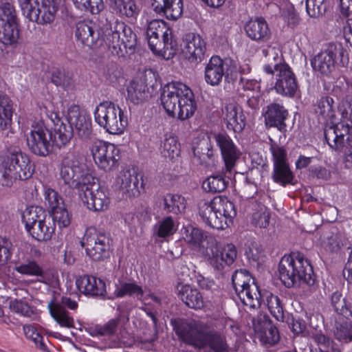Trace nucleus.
<instances>
[{"label": "nucleus", "mask_w": 352, "mask_h": 352, "mask_svg": "<svg viewBox=\"0 0 352 352\" xmlns=\"http://www.w3.org/2000/svg\"><path fill=\"white\" fill-rule=\"evenodd\" d=\"M232 282L236 294L242 303L251 309L260 307L262 298L272 316L278 321L284 320V308L282 300L276 295L265 292L261 294L258 286L254 282L248 271L236 270L232 274Z\"/></svg>", "instance_id": "1"}, {"label": "nucleus", "mask_w": 352, "mask_h": 352, "mask_svg": "<svg viewBox=\"0 0 352 352\" xmlns=\"http://www.w3.org/2000/svg\"><path fill=\"white\" fill-rule=\"evenodd\" d=\"M174 330L184 342L197 349H208L209 352L228 351L225 336L215 330H205L201 323L180 322L174 326Z\"/></svg>", "instance_id": "2"}, {"label": "nucleus", "mask_w": 352, "mask_h": 352, "mask_svg": "<svg viewBox=\"0 0 352 352\" xmlns=\"http://www.w3.org/2000/svg\"><path fill=\"white\" fill-rule=\"evenodd\" d=\"M161 104L169 116L181 120L192 116L197 109L192 91L180 82H172L164 86Z\"/></svg>", "instance_id": "3"}, {"label": "nucleus", "mask_w": 352, "mask_h": 352, "mask_svg": "<svg viewBox=\"0 0 352 352\" xmlns=\"http://www.w3.org/2000/svg\"><path fill=\"white\" fill-rule=\"evenodd\" d=\"M214 139L221 151L225 164V172L223 175L222 174L212 175L204 181L203 189L212 193L221 192L226 188L228 181L226 177L230 178V176H226V174L231 175L241 154L232 140L226 133H217L214 135Z\"/></svg>", "instance_id": "4"}, {"label": "nucleus", "mask_w": 352, "mask_h": 352, "mask_svg": "<svg viewBox=\"0 0 352 352\" xmlns=\"http://www.w3.org/2000/svg\"><path fill=\"white\" fill-rule=\"evenodd\" d=\"M280 279L288 288L307 284L314 286L315 276L309 261L300 253L282 257L278 265Z\"/></svg>", "instance_id": "5"}, {"label": "nucleus", "mask_w": 352, "mask_h": 352, "mask_svg": "<svg viewBox=\"0 0 352 352\" xmlns=\"http://www.w3.org/2000/svg\"><path fill=\"white\" fill-rule=\"evenodd\" d=\"M59 176L63 185L79 192L94 177L84 162L83 155L76 148L70 149L63 157L59 166Z\"/></svg>", "instance_id": "6"}, {"label": "nucleus", "mask_w": 352, "mask_h": 352, "mask_svg": "<svg viewBox=\"0 0 352 352\" xmlns=\"http://www.w3.org/2000/svg\"><path fill=\"white\" fill-rule=\"evenodd\" d=\"M33 172L29 156L19 147L10 146L0 164V182L3 186H11L17 180L30 178Z\"/></svg>", "instance_id": "7"}, {"label": "nucleus", "mask_w": 352, "mask_h": 352, "mask_svg": "<svg viewBox=\"0 0 352 352\" xmlns=\"http://www.w3.org/2000/svg\"><path fill=\"white\" fill-rule=\"evenodd\" d=\"M67 121L54 126L56 145L60 147L66 144L73 136L74 129L78 135L87 139L91 133V122L89 116L82 113L78 105H72L67 111Z\"/></svg>", "instance_id": "8"}, {"label": "nucleus", "mask_w": 352, "mask_h": 352, "mask_svg": "<svg viewBox=\"0 0 352 352\" xmlns=\"http://www.w3.org/2000/svg\"><path fill=\"white\" fill-rule=\"evenodd\" d=\"M148 44L155 54H160L167 58L173 57L177 50V43L173 39L172 32L163 21H151L146 31Z\"/></svg>", "instance_id": "9"}, {"label": "nucleus", "mask_w": 352, "mask_h": 352, "mask_svg": "<svg viewBox=\"0 0 352 352\" xmlns=\"http://www.w3.org/2000/svg\"><path fill=\"white\" fill-rule=\"evenodd\" d=\"M94 118L98 125L110 134L122 133L127 125L122 110L111 102L100 103L94 111Z\"/></svg>", "instance_id": "10"}, {"label": "nucleus", "mask_w": 352, "mask_h": 352, "mask_svg": "<svg viewBox=\"0 0 352 352\" xmlns=\"http://www.w3.org/2000/svg\"><path fill=\"white\" fill-rule=\"evenodd\" d=\"M23 15L40 25L54 22L58 10L56 0H18Z\"/></svg>", "instance_id": "11"}, {"label": "nucleus", "mask_w": 352, "mask_h": 352, "mask_svg": "<svg viewBox=\"0 0 352 352\" xmlns=\"http://www.w3.org/2000/svg\"><path fill=\"white\" fill-rule=\"evenodd\" d=\"M339 60L344 66L349 62L347 50L340 43H330L326 50L318 53L311 60V66L321 74H328Z\"/></svg>", "instance_id": "12"}, {"label": "nucleus", "mask_w": 352, "mask_h": 352, "mask_svg": "<svg viewBox=\"0 0 352 352\" xmlns=\"http://www.w3.org/2000/svg\"><path fill=\"white\" fill-rule=\"evenodd\" d=\"M56 137L43 122L33 124L27 135V144L31 152L36 155L45 157L52 152L56 145Z\"/></svg>", "instance_id": "13"}, {"label": "nucleus", "mask_w": 352, "mask_h": 352, "mask_svg": "<svg viewBox=\"0 0 352 352\" xmlns=\"http://www.w3.org/2000/svg\"><path fill=\"white\" fill-rule=\"evenodd\" d=\"M206 257L210 265L219 272H222L226 265H232L236 258L237 251L235 245L228 243L221 248V245L214 239L207 242Z\"/></svg>", "instance_id": "14"}, {"label": "nucleus", "mask_w": 352, "mask_h": 352, "mask_svg": "<svg viewBox=\"0 0 352 352\" xmlns=\"http://www.w3.org/2000/svg\"><path fill=\"white\" fill-rule=\"evenodd\" d=\"M90 149L95 164L100 169L109 172L118 166L120 151L114 144L96 140Z\"/></svg>", "instance_id": "15"}, {"label": "nucleus", "mask_w": 352, "mask_h": 352, "mask_svg": "<svg viewBox=\"0 0 352 352\" xmlns=\"http://www.w3.org/2000/svg\"><path fill=\"white\" fill-rule=\"evenodd\" d=\"M96 179L86 185L80 192V197L87 208L94 212L103 211L109 204V192L105 187L96 182Z\"/></svg>", "instance_id": "16"}, {"label": "nucleus", "mask_w": 352, "mask_h": 352, "mask_svg": "<svg viewBox=\"0 0 352 352\" xmlns=\"http://www.w3.org/2000/svg\"><path fill=\"white\" fill-rule=\"evenodd\" d=\"M102 31L91 21H80L76 24L75 37L85 46L98 48L104 45Z\"/></svg>", "instance_id": "17"}, {"label": "nucleus", "mask_w": 352, "mask_h": 352, "mask_svg": "<svg viewBox=\"0 0 352 352\" xmlns=\"http://www.w3.org/2000/svg\"><path fill=\"white\" fill-rule=\"evenodd\" d=\"M274 69L277 72L274 85L276 91L282 96L293 97L298 89V84L291 68L287 64L276 63Z\"/></svg>", "instance_id": "18"}, {"label": "nucleus", "mask_w": 352, "mask_h": 352, "mask_svg": "<svg viewBox=\"0 0 352 352\" xmlns=\"http://www.w3.org/2000/svg\"><path fill=\"white\" fill-rule=\"evenodd\" d=\"M65 307L72 310H76L78 302L69 297L63 296L60 300L52 301L48 304L50 314L57 323L63 327L72 328L74 326V320L65 309Z\"/></svg>", "instance_id": "19"}, {"label": "nucleus", "mask_w": 352, "mask_h": 352, "mask_svg": "<svg viewBox=\"0 0 352 352\" xmlns=\"http://www.w3.org/2000/svg\"><path fill=\"white\" fill-rule=\"evenodd\" d=\"M87 254L94 261H103L109 256L111 239L109 234L98 232L94 236L85 238Z\"/></svg>", "instance_id": "20"}, {"label": "nucleus", "mask_w": 352, "mask_h": 352, "mask_svg": "<svg viewBox=\"0 0 352 352\" xmlns=\"http://www.w3.org/2000/svg\"><path fill=\"white\" fill-rule=\"evenodd\" d=\"M252 325L263 344L272 346L279 341L278 331L266 314L261 313L253 318Z\"/></svg>", "instance_id": "21"}, {"label": "nucleus", "mask_w": 352, "mask_h": 352, "mask_svg": "<svg viewBox=\"0 0 352 352\" xmlns=\"http://www.w3.org/2000/svg\"><path fill=\"white\" fill-rule=\"evenodd\" d=\"M222 120L228 130L235 133L243 131L246 124V117L242 107L235 102L226 104L221 110Z\"/></svg>", "instance_id": "22"}, {"label": "nucleus", "mask_w": 352, "mask_h": 352, "mask_svg": "<svg viewBox=\"0 0 352 352\" xmlns=\"http://www.w3.org/2000/svg\"><path fill=\"white\" fill-rule=\"evenodd\" d=\"M199 214L204 221L206 218H210L213 210L219 211L223 209V212L227 214V217H235L236 211L234 204L227 197L220 196L214 197L210 201L201 200L198 204Z\"/></svg>", "instance_id": "23"}, {"label": "nucleus", "mask_w": 352, "mask_h": 352, "mask_svg": "<svg viewBox=\"0 0 352 352\" xmlns=\"http://www.w3.org/2000/svg\"><path fill=\"white\" fill-rule=\"evenodd\" d=\"M206 42L199 34H190L186 36L184 41L183 54L190 63L201 62L206 50Z\"/></svg>", "instance_id": "24"}, {"label": "nucleus", "mask_w": 352, "mask_h": 352, "mask_svg": "<svg viewBox=\"0 0 352 352\" xmlns=\"http://www.w3.org/2000/svg\"><path fill=\"white\" fill-rule=\"evenodd\" d=\"M182 234L186 243L206 256L207 242L211 238L208 239L204 231L192 226H187L182 229Z\"/></svg>", "instance_id": "25"}, {"label": "nucleus", "mask_w": 352, "mask_h": 352, "mask_svg": "<svg viewBox=\"0 0 352 352\" xmlns=\"http://www.w3.org/2000/svg\"><path fill=\"white\" fill-rule=\"evenodd\" d=\"M76 285L79 291L86 296H104L106 293L105 283L94 276H80L76 279Z\"/></svg>", "instance_id": "26"}, {"label": "nucleus", "mask_w": 352, "mask_h": 352, "mask_svg": "<svg viewBox=\"0 0 352 352\" xmlns=\"http://www.w3.org/2000/svg\"><path fill=\"white\" fill-rule=\"evenodd\" d=\"M288 116L287 110L278 103L270 104L265 114V122L267 127H276L280 131L285 130V120Z\"/></svg>", "instance_id": "27"}, {"label": "nucleus", "mask_w": 352, "mask_h": 352, "mask_svg": "<svg viewBox=\"0 0 352 352\" xmlns=\"http://www.w3.org/2000/svg\"><path fill=\"white\" fill-rule=\"evenodd\" d=\"M247 36L256 41L266 42L271 37V32L266 21L262 17H256L248 21L245 25Z\"/></svg>", "instance_id": "28"}, {"label": "nucleus", "mask_w": 352, "mask_h": 352, "mask_svg": "<svg viewBox=\"0 0 352 352\" xmlns=\"http://www.w3.org/2000/svg\"><path fill=\"white\" fill-rule=\"evenodd\" d=\"M225 74L224 61L217 56L211 57L205 67L206 82L211 86L219 85Z\"/></svg>", "instance_id": "29"}, {"label": "nucleus", "mask_w": 352, "mask_h": 352, "mask_svg": "<svg viewBox=\"0 0 352 352\" xmlns=\"http://www.w3.org/2000/svg\"><path fill=\"white\" fill-rule=\"evenodd\" d=\"M179 298L190 308L201 309L204 307V298L201 293L187 284L179 283L176 287Z\"/></svg>", "instance_id": "30"}, {"label": "nucleus", "mask_w": 352, "mask_h": 352, "mask_svg": "<svg viewBox=\"0 0 352 352\" xmlns=\"http://www.w3.org/2000/svg\"><path fill=\"white\" fill-rule=\"evenodd\" d=\"M105 44L113 55L118 56H124L125 54L124 45L121 38L120 29L118 24L113 28H106L105 31H102Z\"/></svg>", "instance_id": "31"}, {"label": "nucleus", "mask_w": 352, "mask_h": 352, "mask_svg": "<svg viewBox=\"0 0 352 352\" xmlns=\"http://www.w3.org/2000/svg\"><path fill=\"white\" fill-rule=\"evenodd\" d=\"M154 10L169 20L175 21L182 14V3L176 0H151Z\"/></svg>", "instance_id": "32"}, {"label": "nucleus", "mask_w": 352, "mask_h": 352, "mask_svg": "<svg viewBox=\"0 0 352 352\" xmlns=\"http://www.w3.org/2000/svg\"><path fill=\"white\" fill-rule=\"evenodd\" d=\"M315 111L320 122H333L336 117L333 98L329 96H322L317 102Z\"/></svg>", "instance_id": "33"}, {"label": "nucleus", "mask_w": 352, "mask_h": 352, "mask_svg": "<svg viewBox=\"0 0 352 352\" xmlns=\"http://www.w3.org/2000/svg\"><path fill=\"white\" fill-rule=\"evenodd\" d=\"M27 230L35 239L39 241H45L51 239L55 230V226L52 219L48 217L43 219L36 225H34Z\"/></svg>", "instance_id": "34"}, {"label": "nucleus", "mask_w": 352, "mask_h": 352, "mask_svg": "<svg viewBox=\"0 0 352 352\" xmlns=\"http://www.w3.org/2000/svg\"><path fill=\"white\" fill-rule=\"evenodd\" d=\"M111 7L121 16L135 20L140 11L135 0H109Z\"/></svg>", "instance_id": "35"}, {"label": "nucleus", "mask_w": 352, "mask_h": 352, "mask_svg": "<svg viewBox=\"0 0 352 352\" xmlns=\"http://www.w3.org/2000/svg\"><path fill=\"white\" fill-rule=\"evenodd\" d=\"M162 208L166 212L179 214L184 211L186 201L184 197L178 194L168 193L162 196Z\"/></svg>", "instance_id": "36"}, {"label": "nucleus", "mask_w": 352, "mask_h": 352, "mask_svg": "<svg viewBox=\"0 0 352 352\" xmlns=\"http://www.w3.org/2000/svg\"><path fill=\"white\" fill-rule=\"evenodd\" d=\"M194 157L197 162L203 166H209L214 162V153L212 145L208 141L204 140L193 148Z\"/></svg>", "instance_id": "37"}, {"label": "nucleus", "mask_w": 352, "mask_h": 352, "mask_svg": "<svg viewBox=\"0 0 352 352\" xmlns=\"http://www.w3.org/2000/svg\"><path fill=\"white\" fill-rule=\"evenodd\" d=\"M324 248L333 252H338L344 245V237L336 228H331L321 236Z\"/></svg>", "instance_id": "38"}, {"label": "nucleus", "mask_w": 352, "mask_h": 352, "mask_svg": "<svg viewBox=\"0 0 352 352\" xmlns=\"http://www.w3.org/2000/svg\"><path fill=\"white\" fill-rule=\"evenodd\" d=\"M148 97V87L142 80H133L127 87V98L134 104L143 102Z\"/></svg>", "instance_id": "39"}, {"label": "nucleus", "mask_w": 352, "mask_h": 352, "mask_svg": "<svg viewBox=\"0 0 352 352\" xmlns=\"http://www.w3.org/2000/svg\"><path fill=\"white\" fill-rule=\"evenodd\" d=\"M177 230V226L170 216L159 220L153 226V235L159 238L165 239L174 234Z\"/></svg>", "instance_id": "40"}, {"label": "nucleus", "mask_w": 352, "mask_h": 352, "mask_svg": "<svg viewBox=\"0 0 352 352\" xmlns=\"http://www.w3.org/2000/svg\"><path fill=\"white\" fill-rule=\"evenodd\" d=\"M51 82L65 91H72L76 87L75 81L72 75L62 69H56L52 71Z\"/></svg>", "instance_id": "41"}, {"label": "nucleus", "mask_w": 352, "mask_h": 352, "mask_svg": "<svg viewBox=\"0 0 352 352\" xmlns=\"http://www.w3.org/2000/svg\"><path fill=\"white\" fill-rule=\"evenodd\" d=\"M12 116V105L9 97L0 91V131L10 125Z\"/></svg>", "instance_id": "42"}, {"label": "nucleus", "mask_w": 352, "mask_h": 352, "mask_svg": "<svg viewBox=\"0 0 352 352\" xmlns=\"http://www.w3.org/2000/svg\"><path fill=\"white\" fill-rule=\"evenodd\" d=\"M19 37L17 23L0 24V42L4 45L16 43Z\"/></svg>", "instance_id": "43"}, {"label": "nucleus", "mask_w": 352, "mask_h": 352, "mask_svg": "<svg viewBox=\"0 0 352 352\" xmlns=\"http://www.w3.org/2000/svg\"><path fill=\"white\" fill-rule=\"evenodd\" d=\"M234 218L227 217V214L223 212V209H220L219 211L213 210L210 218H206L204 221L214 229L223 230L232 223Z\"/></svg>", "instance_id": "44"}, {"label": "nucleus", "mask_w": 352, "mask_h": 352, "mask_svg": "<svg viewBox=\"0 0 352 352\" xmlns=\"http://www.w3.org/2000/svg\"><path fill=\"white\" fill-rule=\"evenodd\" d=\"M294 178L289 164L274 166L272 179L274 182L285 186L287 184H292Z\"/></svg>", "instance_id": "45"}, {"label": "nucleus", "mask_w": 352, "mask_h": 352, "mask_svg": "<svg viewBox=\"0 0 352 352\" xmlns=\"http://www.w3.org/2000/svg\"><path fill=\"white\" fill-rule=\"evenodd\" d=\"M45 217V210L39 206H30L28 208L24 211L22 217L26 230L34 226V225H36Z\"/></svg>", "instance_id": "46"}, {"label": "nucleus", "mask_w": 352, "mask_h": 352, "mask_svg": "<svg viewBox=\"0 0 352 352\" xmlns=\"http://www.w3.org/2000/svg\"><path fill=\"white\" fill-rule=\"evenodd\" d=\"M125 319L127 322L129 320V316L123 313L119 314L117 318L111 319L103 325H96L94 328L96 334L100 336H109L116 333L119 322Z\"/></svg>", "instance_id": "47"}, {"label": "nucleus", "mask_w": 352, "mask_h": 352, "mask_svg": "<svg viewBox=\"0 0 352 352\" xmlns=\"http://www.w3.org/2000/svg\"><path fill=\"white\" fill-rule=\"evenodd\" d=\"M160 152L164 157L169 160L178 157L180 149L176 139L172 135H165L160 146Z\"/></svg>", "instance_id": "48"}, {"label": "nucleus", "mask_w": 352, "mask_h": 352, "mask_svg": "<svg viewBox=\"0 0 352 352\" xmlns=\"http://www.w3.org/2000/svg\"><path fill=\"white\" fill-rule=\"evenodd\" d=\"M120 33L122 34V40L124 45L125 54H131L135 50L137 44V36L131 27L124 24H118Z\"/></svg>", "instance_id": "49"}, {"label": "nucleus", "mask_w": 352, "mask_h": 352, "mask_svg": "<svg viewBox=\"0 0 352 352\" xmlns=\"http://www.w3.org/2000/svg\"><path fill=\"white\" fill-rule=\"evenodd\" d=\"M331 305L338 314L343 315L345 317L352 316V311L349 309L345 298H342L340 292H336L333 293L331 296Z\"/></svg>", "instance_id": "50"}, {"label": "nucleus", "mask_w": 352, "mask_h": 352, "mask_svg": "<svg viewBox=\"0 0 352 352\" xmlns=\"http://www.w3.org/2000/svg\"><path fill=\"white\" fill-rule=\"evenodd\" d=\"M115 294L118 297H123L126 295L139 296L143 294L141 287L134 283H121L117 287Z\"/></svg>", "instance_id": "51"}, {"label": "nucleus", "mask_w": 352, "mask_h": 352, "mask_svg": "<svg viewBox=\"0 0 352 352\" xmlns=\"http://www.w3.org/2000/svg\"><path fill=\"white\" fill-rule=\"evenodd\" d=\"M23 331L25 337L33 341L37 348L43 351L49 352L47 346L43 342V338L34 326L30 324L25 325L23 327Z\"/></svg>", "instance_id": "52"}, {"label": "nucleus", "mask_w": 352, "mask_h": 352, "mask_svg": "<svg viewBox=\"0 0 352 352\" xmlns=\"http://www.w3.org/2000/svg\"><path fill=\"white\" fill-rule=\"evenodd\" d=\"M52 221L57 223L60 228L67 227L71 223V215L64 204L52 210Z\"/></svg>", "instance_id": "53"}, {"label": "nucleus", "mask_w": 352, "mask_h": 352, "mask_svg": "<svg viewBox=\"0 0 352 352\" xmlns=\"http://www.w3.org/2000/svg\"><path fill=\"white\" fill-rule=\"evenodd\" d=\"M17 23L16 12L14 6L5 3L0 6V24Z\"/></svg>", "instance_id": "54"}, {"label": "nucleus", "mask_w": 352, "mask_h": 352, "mask_svg": "<svg viewBox=\"0 0 352 352\" xmlns=\"http://www.w3.org/2000/svg\"><path fill=\"white\" fill-rule=\"evenodd\" d=\"M324 139L329 146L336 151H341L343 144L337 133L335 125L327 127L324 129Z\"/></svg>", "instance_id": "55"}, {"label": "nucleus", "mask_w": 352, "mask_h": 352, "mask_svg": "<svg viewBox=\"0 0 352 352\" xmlns=\"http://www.w3.org/2000/svg\"><path fill=\"white\" fill-rule=\"evenodd\" d=\"M139 179L138 174L135 170L126 169L120 173L118 177V184H120V190L124 194L126 190L127 186L133 182L138 183Z\"/></svg>", "instance_id": "56"}, {"label": "nucleus", "mask_w": 352, "mask_h": 352, "mask_svg": "<svg viewBox=\"0 0 352 352\" xmlns=\"http://www.w3.org/2000/svg\"><path fill=\"white\" fill-rule=\"evenodd\" d=\"M15 270L22 274L29 276H43L41 267L34 261H28L15 267Z\"/></svg>", "instance_id": "57"}, {"label": "nucleus", "mask_w": 352, "mask_h": 352, "mask_svg": "<svg viewBox=\"0 0 352 352\" xmlns=\"http://www.w3.org/2000/svg\"><path fill=\"white\" fill-rule=\"evenodd\" d=\"M336 338L344 342L352 341V322H344L337 327Z\"/></svg>", "instance_id": "58"}, {"label": "nucleus", "mask_w": 352, "mask_h": 352, "mask_svg": "<svg viewBox=\"0 0 352 352\" xmlns=\"http://www.w3.org/2000/svg\"><path fill=\"white\" fill-rule=\"evenodd\" d=\"M44 197H45V201H47L49 208H50L51 210H52L63 204L62 198L52 188H45Z\"/></svg>", "instance_id": "59"}, {"label": "nucleus", "mask_w": 352, "mask_h": 352, "mask_svg": "<svg viewBox=\"0 0 352 352\" xmlns=\"http://www.w3.org/2000/svg\"><path fill=\"white\" fill-rule=\"evenodd\" d=\"M270 151L273 156L274 166L288 164L287 162V152L283 147L276 144H272L270 146Z\"/></svg>", "instance_id": "60"}, {"label": "nucleus", "mask_w": 352, "mask_h": 352, "mask_svg": "<svg viewBox=\"0 0 352 352\" xmlns=\"http://www.w3.org/2000/svg\"><path fill=\"white\" fill-rule=\"evenodd\" d=\"M253 223L259 228H266L270 223V212L265 208H261L252 215Z\"/></svg>", "instance_id": "61"}, {"label": "nucleus", "mask_w": 352, "mask_h": 352, "mask_svg": "<svg viewBox=\"0 0 352 352\" xmlns=\"http://www.w3.org/2000/svg\"><path fill=\"white\" fill-rule=\"evenodd\" d=\"M340 153L343 154L342 162L345 168L352 169V137L346 138Z\"/></svg>", "instance_id": "62"}, {"label": "nucleus", "mask_w": 352, "mask_h": 352, "mask_svg": "<svg viewBox=\"0 0 352 352\" xmlns=\"http://www.w3.org/2000/svg\"><path fill=\"white\" fill-rule=\"evenodd\" d=\"M340 111L342 118L352 122V96L347 95L342 99Z\"/></svg>", "instance_id": "63"}, {"label": "nucleus", "mask_w": 352, "mask_h": 352, "mask_svg": "<svg viewBox=\"0 0 352 352\" xmlns=\"http://www.w3.org/2000/svg\"><path fill=\"white\" fill-rule=\"evenodd\" d=\"M335 126L340 140H341V143L345 144L346 140H344V136L347 135V138L352 137V122L349 123L345 121H341L335 124Z\"/></svg>", "instance_id": "64"}]
</instances>
